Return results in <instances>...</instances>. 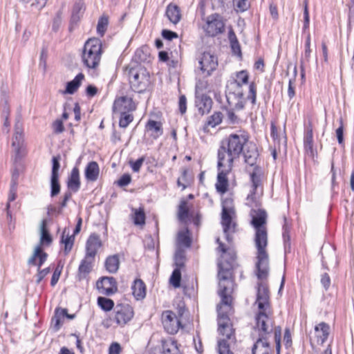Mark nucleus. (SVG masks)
I'll list each match as a JSON object with an SVG mask.
<instances>
[{
	"instance_id": "8",
	"label": "nucleus",
	"mask_w": 354,
	"mask_h": 354,
	"mask_svg": "<svg viewBox=\"0 0 354 354\" xmlns=\"http://www.w3.org/2000/svg\"><path fill=\"white\" fill-rule=\"evenodd\" d=\"M225 24L218 14L208 16L203 29L208 36L214 37L223 32Z\"/></svg>"
},
{
	"instance_id": "42",
	"label": "nucleus",
	"mask_w": 354,
	"mask_h": 354,
	"mask_svg": "<svg viewBox=\"0 0 354 354\" xmlns=\"http://www.w3.org/2000/svg\"><path fill=\"white\" fill-rule=\"evenodd\" d=\"M223 119V114L221 112L214 113L208 120L204 130L206 131L207 127L210 126L214 127L221 123Z\"/></svg>"
},
{
	"instance_id": "49",
	"label": "nucleus",
	"mask_w": 354,
	"mask_h": 354,
	"mask_svg": "<svg viewBox=\"0 0 354 354\" xmlns=\"http://www.w3.org/2000/svg\"><path fill=\"white\" fill-rule=\"evenodd\" d=\"M100 174V168L96 162H90V181H95Z\"/></svg>"
},
{
	"instance_id": "63",
	"label": "nucleus",
	"mask_w": 354,
	"mask_h": 354,
	"mask_svg": "<svg viewBox=\"0 0 354 354\" xmlns=\"http://www.w3.org/2000/svg\"><path fill=\"white\" fill-rule=\"evenodd\" d=\"M321 282L325 289H328L330 284V279L328 274L325 273L322 275Z\"/></svg>"
},
{
	"instance_id": "21",
	"label": "nucleus",
	"mask_w": 354,
	"mask_h": 354,
	"mask_svg": "<svg viewBox=\"0 0 354 354\" xmlns=\"http://www.w3.org/2000/svg\"><path fill=\"white\" fill-rule=\"evenodd\" d=\"M85 257L80 264L77 274V278L79 281L86 279L88 275V239L85 244Z\"/></svg>"
},
{
	"instance_id": "25",
	"label": "nucleus",
	"mask_w": 354,
	"mask_h": 354,
	"mask_svg": "<svg viewBox=\"0 0 354 354\" xmlns=\"http://www.w3.org/2000/svg\"><path fill=\"white\" fill-rule=\"evenodd\" d=\"M70 230L68 228H64L60 242L64 245V253L68 254L74 243V235H70Z\"/></svg>"
},
{
	"instance_id": "47",
	"label": "nucleus",
	"mask_w": 354,
	"mask_h": 354,
	"mask_svg": "<svg viewBox=\"0 0 354 354\" xmlns=\"http://www.w3.org/2000/svg\"><path fill=\"white\" fill-rule=\"evenodd\" d=\"M216 242L218 243V251L221 252V258L224 259L226 254L230 256V258L227 261L234 259V253L232 251H230L228 248H227L224 244L220 242V239L218 238L216 239Z\"/></svg>"
},
{
	"instance_id": "24",
	"label": "nucleus",
	"mask_w": 354,
	"mask_h": 354,
	"mask_svg": "<svg viewBox=\"0 0 354 354\" xmlns=\"http://www.w3.org/2000/svg\"><path fill=\"white\" fill-rule=\"evenodd\" d=\"M251 181H252V190L250 194L248 196L247 198V205L250 206H252L254 203H257V198L255 196L256 191L257 190L258 187L260 185V178L259 177L254 173L252 172L251 174Z\"/></svg>"
},
{
	"instance_id": "36",
	"label": "nucleus",
	"mask_w": 354,
	"mask_h": 354,
	"mask_svg": "<svg viewBox=\"0 0 354 354\" xmlns=\"http://www.w3.org/2000/svg\"><path fill=\"white\" fill-rule=\"evenodd\" d=\"M109 26V17L106 15L101 16L97 21L96 30L99 36L103 37Z\"/></svg>"
},
{
	"instance_id": "37",
	"label": "nucleus",
	"mask_w": 354,
	"mask_h": 354,
	"mask_svg": "<svg viewBox=\"0 0 354 354\" xmlns=\"http://www.w3.org/2000/svg\"><path fill=\"white\" fill-rule=\"evenodd\" d=\"M189 217V207L186 201H181L178 209V218L183 223H186Z\"/></svg>"
},
{
	"instance_id": "59",
	"label": "nucleus",
	"mask_w": 354,
	"mask_h": 354,
	"mask_svg": "<svg viewBox=\"0 0 354 354\" xmlns=\"http://www.w3.org/2000/svg\"><path fill=\"white\" fill-rule=\"evenodd\" d=\"M121 351L120 345L118 343H113L109 350V354H120Z\"/></svg>"
},
{
	"instance_id": "17",
	"label": "nucleus",
	"mask_w": 354,
	"mask_h": 354,
	"mask_svg": "<svg viewBox=\"0 0 354 354\" xmlns=\"http://www.w3.org/2000/svg\"><path fill=\"white\" fill-rule=\"evenodd\" d=\"M23 124L19 119L16 120L15 124V132L12 142V146L17 154L19 153L20 149L24 145Z\"/></svg>"
},
{
	"instance_id": "33",
	"label": "nucleus",
	"mask_w": 354,
	"mask_h": 354,
	"mask_svg": "<svg viewBox=\"0 0 354 354\" xmlns=\"http://www.w3.org/2000/svg\"><path fill=\"white\" fill-rule=\"evenodd\" d=\"M148 131L152 132L153 137L156 139L162 134V124L160 122L149 120L146 126Z\"/></svg>"
},
{
	"instance_id": "9",
	"label": "nucleus",
	"mask_w": 354,
	"mask_h": 354,
	"mask_svg": "<svg viewBox=\"0 0 354 354\" xmlns=\"http://www.w3.org/2000/svg\"><path fill=\"white\" fill-rule=\"evenodd\" d=\"M200 68L202 73L209 76L218 66L217 57L209 52L204 53L199 60Z\"/></svg>"
},
{
	"instance_id": "60",
	"label": "nucleus",
	"mask_w": 354,
	"mask_h": 354,
	"mask_svg": "<svg viewBox=\"0 0 354 354\" xmlns=\"http://www.w3.org/2000/svg\"><path fill=\"white\" fill-rule=\"evenodd\" d=\"M226 115H227V120H229V122L230 123L234 124L237 122V117L234 114V113L232 110L227 109Z\"/></svg>"
},
{
	"instance_id": "7",
	"label": "nucleus",
	"mask_w": 354,
	"mask_h": 354,
	"mask_svg": "<svg viewBox=\"0 0 354 354\" xmlns=\"http://www.w3.org/2000/svg\"><path fill=\"white\" fill-rule=\"evenodd\" d=\"M134 311L131 306L127 304H118L113 308V317L111 320L117 326L123 327L133 317Z\"/></svg>"
},
{
	"instance_id": "6",
	"label": "nucleus",
	"mask_w": 354,
	"mask_h": 354,
	"mask_svg": "<svg viewBox=\"0 0 354 354\" xmlns=\"http://www.w3.org/2000/svg\"><path fill=\"white\" fill-rule=\"evenodd\" d=\"M129 82L133 91L141 93L146 89L149 83V74L142 68L131 69L129 72Z\"/></svg>"
},
{
	"instance_id": "39",
	"label": "nucleus",
	"mask_w": 354,
	"mask_h": 354,
	"mask_svg": "<svg viewBox=\"0 0 354 354\" xmlns=\"http://www.w3.org/2000/svg\"><path fill=\"white\" fill-rule=\"evenodd\" d=\"M97 305L102 310L106 312L110 311L115 308L113 301L104 297H99L97 298Z\"/></svg>"
},
{
	"instance_id": "11",
	"label": "nucleus",
	"mask_w": 354,
	"mask_h": 354,
	"mask_svg": "<svg viewBox=\"0 0 354 354\" xmlns=\"http://www.w3.org/2000/svg\"><path fill=\"white\" fill-rule=\"evenodd\" d=\"M102 50V44L98 38H90V68H96L101 60Z\"/></svg>"
},
{
	"instance_id": "14",
	"label": "nucleus",
	"mask_w": 354,
	"mask_h": 354,
	"mask_svg": "<svg viewBox=\"0 0 354 354\" xmlns=\"http://www.w3.org/2000/svg\"><path fill=\"white\" fill-rule=\"evenodd\" d=\"M96 287L101 294L111 295L118 290L115 279L112 277H104L96 283Z\"/></svg>"
},
{
	"instance_id": "12",
	"label": "nucleus",
	"mask_w": 354,
	"mask_h": 354,
	"mask_svg": "<svg viewBox=\"0 0 354 354\" xmlns=\"http://www.w3.org/2000/svg\"><path fill=\"white\" fill-rule=\"evenodd\" d=\"M218 176L216 187L217 191L221 194H224L227 191L228 180L227 175L232 171L233 166L229 165L228 167L221 165L220 161L218 160Z\"/></svg>"
},
{
	"instance_id": "48",
	"label": "nucleus",
	"mask_w": 354,
	"mask_h": 354,
	"mask_svg": "<svg viewBox=\"0 0 354 354\" xmlns=\"http://www.w3.org/2000/svg\"><path fill=\"white\" fill-rule=\"evenodd\" d=\"M120 118L119 122V125L122 128H126L129 123H131L133 121V116L132 114L129 113H120Z\"/></svg>"
},
{
	"instance_id": "35",
	"label": "nucleus",
	"mask_w": 354,
	"mask_h": 354,
	"mask_svg": "<svg viewBox=\"0 0 354 354\" xmlns=\"http://www.w3.org/2000/svg\"><path fill=\"white\" fill-rule=\"evenodd\" d=\"M164 354H181L177 342L173 340L166 341L162 344Z\"/></svg>"
},
{
	"instance_id": "64",
	"label": "nucleus",
	"mask_w": 354,
	"mask_h": 354,
	"mask_svg": "<svg viewBox=\"0 0 354 354\" xmlns=\"http://www.w3.org/2000/svg\"><path fill=\"white\" fill-rule=\"evenodd\" d=\"M53 127L56 133H61L64 131L63 123L61 120H56L53 124Z\"/></svg>"
},
{
	"instance_id": "23",
	"label": "nucleus",
	"mask_w": 354,
	"mask_h": 354,
	"mask_svg": "<svg viewBox=\"0 0 354 354\" xmlns=\"http://www.w3.org/2000/svg\"><path fill=\"white\" fill-rule=\"evenodd\" d=\"M165 15L171 23L176 25L181 19L180 10L176 5L170 3L167 6Z\"/></svg>"
},
{
	"instance_id": "18",
	"label": "nucleus",
	"mask_w": 354,
	"mask_h": 354,
	"mask_svg": "<svg viewBox=\"0 0 354 354\" xmlns=\"http://www.w3.org/2000/svg\"><path fill=\"white\" fill-rule=\"evenodd\" d=\"M242 153L244 156L245 162L248 165L254 166L256 164L257 159L259 156V153L257 146L254 143L248 141Z\"/></svg>"
},
{
	"instance_id": "3",
	"label": "nucleus",
	"mask_w": 354,
	"mask_h": 354,
	"mask_svg": "<svg viewBox=\"0 0 354 354\" xmlns=\"http://www.w3.org/2000/svg\"><path fill=\"white\" fill-rule=\"evenodd\" d=\"M255 304L258 307L256 316V326L254 332L258 337L268 338L273 331L272 311L270 303V295L268 286L261 281L258 283L257 300Z\"/></svg>"
},
{
	"instance_id": "54",
	"label": "nucleus",
	"mask_w": 354,
	"mask_h": 354,
	"mask_svg": "<svg viewBox=\"0 0 354 354\" xmlns=\"http://www.w3.org/2000/svg\"><path fill=\"white\" fill-rule=\"evenodd\" d=\"M178 106L180 112L184 114L187 110V99L185 95H180L179 97Z\"/></svg>"
},
{
	"instance_id": "26",
	"label": "nucleus",
	"mask_w": 354,
	"mask_h": 354,
	"mask_svg": "<svg viewBox=\"0 0 354 354\" xmlns=\"http://www.w3.org/2000/svg\"><path fill=\"white\" fill-rule=\"evenodd\" d=\"M132 293L136 299H143L146 295L145 285L141 279H136L132 286Z\"/></svg>"
},
{
	"instance_id": "61",
	"label": "nucleus",
	"mask_w": 354,
	"mask_h": 354,
	"mask_svg": "<svg viewBox=\"0 0 354 354\" xmlns=\"http://www.w3.org/2000/svg\"><path fill=\"white\" fill-rule=\"evenodd\" d=\"M55 313L57 315H59L60 317H66L69 319H73L74 317V315H71L68 314V310L66 308H57L55 310Z\"/></svg>"
},
{
	"instance_id": "51",
	"label": "nucleus",
	"mask_w": 354,
	"mask_h": 354,
	"mask_svg": "<svg viewBox=\"0 0 354 354\" xmlns=\"http://www.w3.org/2000/svg\"><path fill=\"white\" fill-rule=\"evenodd\" d=\"M37 271L38 272H37V274L36 275V277H37L36 283L37 284H39L42 281V279L47 274H48L50 273V268H44V269H42V270H41L40 268H38Z\"/></svg>"
},
{
	"instance_id": "41",
	"label": "nucleus",
	"mask_w": 354,
	"mask_h": 354,
	"mask_svg": "<svg viewBox=\"0 0 354 354\" xmlns=\"http://www.w3.org/2000/svg\"><path fill=\"white\" fill-rule=\"evenodd\" d=\"M17 175L16 176H15V175L13 174L12 181H11V185H10V193H9V196H8V202L6 205L7 209H8L10 208V203L11 201H15L16 198V196H17Z\"/></svg>"
},
{
	"instance_id": "13",
	"label": "nucleus",
	"mask_w": 354,
	"mask_h": 354,
	"mask_svg": "<svg viewBox=\"0 0 354 354\" xmlns=\"http://www.w3.org/2000/svg\"><path fill=\"white\" fill-rule=\"evenodd\" d=\"M136 109V103L132 98L128 96H122L115 99L113 111L114 113H127L133 111Z\"/></svg>"
},
{
	"instance_id": "1",
	"label": "nucleus",
	"mask_w": 354,
	"mask_h": 354,
	"mask_svg": "<svg viewBox=\"0 0 354 354\" xmlns=\"http://www.w3.org/2000/svg\"><path fill=\"white\" fill-rule=\"evenodd\" d=\"M219 279L218 294L221 297V303L217 306L218 332L223 337L218 342L219 354H233L230 346L234 342V330L230 323L227 312L231 309L232 297L230 296L232 281L230 279V272L224 269L221 261L218 263Z\"/></svg>"
},
{
	"instance_id": "58",
	"label": "nucleus",
	"mask_w": 354,
	"mask_h": 354,
	"mask_svg": "<svg viewBox=\"0 0 354 354\" xmlns=\"http://www.w3.org/2000/svg\"><path fill=\"white\" fill-rule=\"evenodd\" d=\"M162 36L168 40H172L174 38H178L176 32L169 30H163L162 32Z\"/></svg>"
},
{
	"instance_id": "28",
	"label": "nucleus",
	"mask_w": 354,
	"mask_h": 354,
	"mask_svg": "<svg viewBox=\"0 0 354 354\" xmlns=\"http://www.w3.org/2000/svg\"><path fill=\"white\" fill-rule=\"evenodd\" d=\"M120 266V259L117 254L109 256L105 261L106 270L110 273H115Z\"/></svg>"
},
{
	"instance_id": "38",
	"label": "nucleus",
	"mask_w": 354,
	"mask_h": 354,
	"mask_svg": "<svg viewBox=\"0 0 354 354\" xmlns=\"http://www.w3.org/2000/svg\"><path fill=\"white\" fill-rule=\"evenodd\" d=\"M40 244H50L52 242V238L46 229V221H42L40 225Z\"/></svg>"
},
{
	"instance_id": "46",
	"label": "nucleus",
	"mask_w": 354,
	"mask_h": 354,
	"mask_svg": "<svg viewBox=\"0 0 354 354\" xmlns=\"http://www.w3.org/2000/svg\"><path fill=\"white\" fill-rule=\"evenodd\" d=\"M313 130L309 129L306 131L305 137H304V147L306 151H311L313 149Z\"/></svg>"
},
{
	"instance_id": "34",
	"label": "nucleus",
	"mask_w": 354,
	"mask_h": 354,
	"mask_svg": "<svg viewBox=\"0 0 354 354\" xmlns=\"http://www.w3.org/2000/svg\"><path fill=\"white\" fill-rule=\"evenodd\" d=\"M86 10V6L82 2V0H78V1L75 3L73 15L71 17V21L73 23H76L82 17V14Z\"/></svg>"
},
{
	"instance_id": "20",
	"label": "nucleus",
	"mask_w": 354,
	"mask_h": 354,
	"mask_svg": "<svg viewBox=\"0 0 354 354\" xmlns=\"http://www.w3.org/2000/svg\"><path fill=\"white\" fill-rule=\"evenodd\" d=\"M195 104L198 113L201 115H204L208 113L211 110L212 100L209 97L205 95H197L196 97Z\"/></svg>"
},
{
	"instance_id": "52",
	"label": "nucleus",
	"mask_w": 354,
	"mask_h": 354,
	"mask_svg": "<svg viewBox=\"0 0 354 354\" xmlns=\"http://www.w3.org/2000/svg\"><path fill=\"white\" fill-rule=\"evenodd\" d=\"M339 122L340 126L336 130V136L338 140V143L342 145L344 143V127L342 119L339 120Z\"/></svg>"
},
{
	"instance_id": "40",
	"label": "nucleus",
	"mask_w": 354,
	"mask_h": 354,
	"mask_svg": "<svg viewBox=\"0 0 354 354\" xmlns=\"http://www.w3.org/2000/svg\"><path fill=\"white\" fill-rule=\"evenodd\" d=\"M132 218L135 225H143L145 222V214L143 209H133Z\"/></svg>"
},
{
	"instance_id": "44",
	"label": "nucleus",
	"mask_w": 354,
	"mask_h": 354,
	"mask_svg": "<svg viewBox=\"0 0 354 354\" xmlns=\"http://www.w3.org/2000/svg\"><path fill=\"white\" fill-rule=\"evenodd\" d=\"M233 5L237 12L246 11L250 7L248 0H233Z\"/></svg>"
},
{
	"instance_id": "57",
	"label": "nucleus",
	"mask_w": 354,
	"mask_h": 354,
	"mask_svg": "<svg viewBox=\"0 0 354 354\" xmlns=\"http://www.w3.org/2000/svg\"><path fill=\"white\" fill-rule=\"evenodd\" d=\"M311 53L310 49V36L308 35L307 36L306 43H305V58L308 61Z\"/></svg>"
},
{
	"instance_id": "27",
	"label": "nucleus",
	"mask_w": 354,
	"mask_h": 354,
	"mask_svg": "<svg viewBox=\"0 0 354 354\" xmlns=\"http://www.w3.org/2000/svg\"><path fill=\"white\" fill-rule=\"evenodd\" d=\"M191 239L187 228L180 231L177 236V248H189L191 245Z\"/></svg>"
},
{
	"instance_id": "50",
	"label": "nucleus",
	"mask_w": 354,
	"mask_h": 354,
	"mask_svg": "<svg viewBox=\"0 0 354 354\" xmlns=\"http://www.w3.org/2000/svg\"><path fill=\"white\" fill-rule=\"evenodd\" d=\"M247 98L250 100L252 104H255L257 98V88L254 82H252L249 86V92Z\"/></svg>"
},
{
	"instance_id": "45",
	"label": "nucleus",
	"mask_w": 354,
	"mask_h": 354,
	"mask_svg": "<svg viewBox=\"0 0 354 354\" xmlns=\"http://www.w3.org/2000/svg\"><path fill=\"white\" fill-rule=\"evenodd\" d=\"M180 268H176L172 272L169 281L174 288H178L180 285Z\"/></svg>"
},
{
	"instance_id": "62",
	"label": "nucleus",
	"mask_w": 354,
	"mask_h": 354,
	"mask_svg": "<svg viewBox=\"0 0 354 354\" xmlns=\"http://www.w3.org/2000/svg\"><path fill=\"white\" fill-rule=\"evenodd\" d=\"M304 29H307L309 27L310 17H309L308 9L306 8V6H305L304 10Z\"/></svg>"
},
{
	"instance_id": "4",
	"label": "nucleus",
	"mask_w": 354,
	"mask_h": 354,
	"mask_svg": "<svg viewBox=\"0 0 354 354\" xmlns=\"http://www.w3.org/2000/svg\"><path fill=\"white\" fill-rule=\"evenodd\" d=\"M248 139L245 133H232L223 140L217 153L220 164L227 167L233 166L234 161L239 158Z\"/></svg>"
},
{
	"instance_id": "16",
	"label": "nucleus",
	"mask_w": 354,
	"mask_h": 354,
	"mask_svg": "<svg viewBox=\"0 0 354 354\" xmlns=\"http://www.w3.org/2000/svg\"><path fill=\"white\" fill-rule=\"evenodd\" d=\"M329 326L325 322H321L315 327L314 337H310V343L322 344L327 339L329 335Z\"/></svg>"
},
{
	"instance_id": "43",
	"label": "nucleus",
	"mask_w": 354,
	"mask_h": 354,
	"mask_svg": "<svg viewBox=\"0 0 354 354\" xmlns=\"http://www.w3.org/2000/svg\"><path fill=\"white\" fill-rule=\"evenodd\" d=\"M185 259V251L183 248H177L175 253V263L176 268H180L184 266Z\"/></svg>"
},
{
	"instance_id": "19",
	"label": "nucleus",
	"mask_w": 354,
	"mask_h": 354,
	"mask_svg": "<svg viewBox=\"0 0 354 354\" xmlns=\"http://www.w3.org/2000/svg\"><path fill=\"white\" fill-rule=\"evenodd\" d=\"M48 254L42 251L40 245H37L33 252L32 256L28 259V263L29 265L37 266L38 268H41V266L46 261Z\"/></svg>"
},
{
	"instance_id": "32",
	"label": "nucleus",
	"mask_w": 354,
	"mask_h": 354,
	"mask_svg": "<svg viewBox=\"0 0 354 354\" xmlns=\"http://www.w3.org/2000/svg\"><path fill=\"white\" fill-rule=\"evenodd\" d=\"M102 243L100 237L95 234L90 236V258L95 257Z\"/></svg>"
},
{
	"instance_id": "30",
	"label": "nucleus",
	"mask_w": 354,
	"mask_h": 354,
	"mask_svg": "<svg viewBox=\"0 0 354 354\" xmlns=\"http://www.w3.org/2000/svg\"><path fill=\"white\" fill-rule=\"evenodd\" d=\"M84 77L82 73H79L74 80L67 83L66 90L63 91V93L73 94L80 86Z\"/></svg>"
},
{
	"instance_id": "31",
	"label": "nucleus",
	"mask_w": 354,
	"mask_h": 354,
	"mask_svg": "<svg viewBox=\"0 0 354 354\" xmlns=\"http://www.w3.org/2000/svg\"><path fill=\"white\" fill-rule=\"evenodd\" d=\"M248 73L246 71H241L236 73V77L230 82V84L240 88L243 84H246L248 82Z\"/></svg>"
},
{
	"instance_id": "56",
	"label": "nucleus",
	"mask_w": 354,
	"mask_h": 354,
	"mask_svg": "<svg viewBox=\"0 0 354 354\" xmlns=\"http://www.w3.org/2000/svg\"><path fill=\"white\" fill-rule=\"evenodd\" d=\"M131 178L129 174H124L118 180V185L120 187L127 186L131 182Z\"/></svg>"
},
{
	"instance_id": "5",
	"label": "nucleus",
	"mask_w": 354,
	"mask_h": 354,
	"mask_svg": "<svg viewBox=\"0 0 354 354\" xmlns=\"http://www.w3.org/2000/svg\"><path fill=\"white\" fill-rule=\"evenodd\" d=\"M231 203L232 201L230 200H226L223 203L221 216L223 232L228 241L231 239L230 234L233 233L235 230V223L232 221V216L234 214V211L233 207L230 206Z\"/></svg>"
},
{
	"instance_id": "29",
	"label": "nucleus",
	"mask_w": 354,
	"mask_h": 354,
	"mask_svg": "<svg viewBox=\"0 0 354 354\" xmlns=\"http://www.w3.org/2000/svg\"><path fill=\"white\" fill-rule=\"evenodd\" d=\"M68 187L70 189L77 192L80 187L79 170L75 167L72 169L71 176L68 180Z\"/></svg>"
},
{
	"instance_id": "15",
	"label": "nucleus",
	"mask_w": 354,
	"mask_h": 354,
	"mask_svg": "<svg viewBox=\"0 0 354 354\" xmlns=\"http://www.w3.org/2000/svg\"><path fill=\"white\" fill-rule=\"evenodd\" d=\"M60 156H53L52 158V172L50 178V187H51V196L53 197L57 195L60 192V185L58 181L59 178V169L60 167L59 165Z\"/></svg>"
},
{
	"instance_id": "2",
	"label": "nucleus",
	"mask_w": 354,
	"mask_h": 354,
	"mask_svg": "<svg viewBox=\"0 0 354 354\" xmlns=\"http://www.w3.org/2000/svg\"><path fill=\"white\" fill-rule=\"evenodd\" d=\"M252 224L256 229L255 246L257 256L255 263V272L258 279L263 281L269 274V255L266 250L268 245V234L265 227L266 222V212L263 209L252 210Z\"/></svg>"
},
{
	"instance_id": "10",
	"label": "nucleus",
	"mask_w": 354,
	"mask_h": 354,
	"mask_svg": "<svg viewBox=\"0 0 354 354\" xmlns=\"http://www.w3.org/2000/svg\"><path fill=\"white\" fill-rule=\"evenodd\" d=\"M162 322L168 333L174 334L180 326V322L176 314L171 310L164 311L162 314Z\"/></svg>"
},
{
	"instance_id": "22",
	"label": "nucleus",
	"mask_w": 354,
	"mask_h": 354,
	"mask_svg": "<svg viewBox=\"0 0 354 354\" xmlns=\"http://www.w3.org/2000/svg\"><path fill=\"white\" fill-rule=\"evenodd\" d=\"M268 339L258 337L252 348V354H270L271 349Z\"/></svg>"
},
{
	"instance_id": "55",
	"label": "nucleus",
	"mask_w": 354,
	"mask_h": 354,
	"mask_svg": "<svg viewBox=\"0 0 354 354\" xmlns=\"http://www.w3.org/2000/svg\"><path fill=\"white\" fill-rule=\"evenodd\" d=\"M145 161V157L138 158L136 162H131V168L134 172H138Z\"/></svg>"
},
{
	"instance_id": "53",
	"label": "nucleus",
	"mask_w": 354,
	"mask_h": 354,
	"mask_svg": "<svg viewBox=\"0 0 354 354\" xmlns=\"http://www.w3.org/2000/svg\"><path fill=\"white\" fill-rule=\"evenodd\" d=\"M62 266L60 268L59 266H57L55 270L54 271L50 281V284L52 286H54L57 283L62 272Z\"/></svg>"
}]
</instances>
